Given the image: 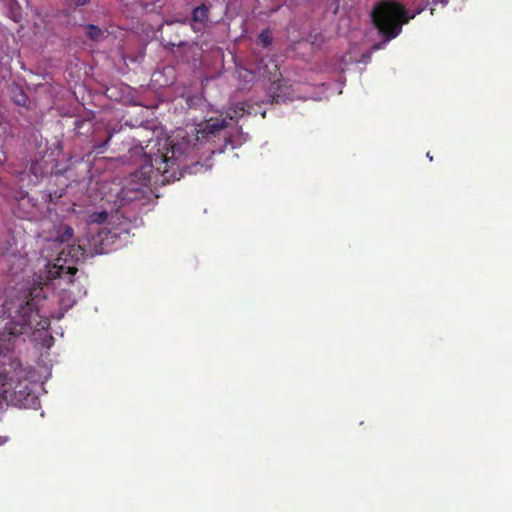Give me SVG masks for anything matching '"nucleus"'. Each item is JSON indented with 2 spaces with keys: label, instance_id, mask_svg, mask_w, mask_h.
Instances as JSON below:
<instances>
[{
  "label": "nucleus",
  "instance_id": "obj_1",
  "mask_svg": "<svg viewBox=\"0 0 512 512\" xmlns=\"http://www.w3.org/2000/svg\"><path fill=\"white\" fill-rule=\"evenodd\" d=\"M85 254L86 249L81 244H68L60 252L56 263L46 266L44 276L39 274L29 289L5 301L1 312L3 315L8 314V318H11L9 326L11 334H25L49 328V318L40 314V302L47 297L46 289L49 282L60 278L72 283V277L78 271L74 264L82 260Z\"/></svg>",
  "mask_w": 512,
  "mask_h": 512
},
{
  "label": "nucleus",
  "instance_id": "obj_2",
  "mask_svg": "<svg viewBox=\"0 0 512 512\" xmlns=\"http://www.w3.org/2000/svg\"><path fill=\"white\" fill-rule=\"evenodd\" d=\"M11 320L5 326V332L0 333V410L4 403L16 407L36 408L39 399L34 391L36 386L30 380L32 369L23 366L21 360L12 353V337L9 331Z\"/></svg>",
  "mask_w": 512,
  "mask_h": 512
},
{
  "label": "nucleus",
  "instance_id": "obj_3",
  "mask_svg": "<svg viewBox=\"0 0 512 512\" xmlns=\"http://www.w3.org/2000/svg\"><path fill=\"white\" fill-rule=\"evenodd\" d=\"M165 149V152L158 149L156 153L146 155L144 163L134 175L142 180V185H165L182 177L186 167L184 160L191 149L189 143L171 142Z\"/></svg>",
  "mask_w": 512,
  "mask_h": 512
},
{
  "label": "nucleus",
  "instance_id": "obj_4",
  "mask_svg": "<svg viewBox=\"0 0 512 512\" xmlns=\"http://www.w3.org/2000/svg\"><path fill=\"white\" fill-rule=\"evenodd\" d=\"M371 19L379 34L386 41H390L401 33L403 25L410 18L401 3L396 0H382L374 6Z\"/></svg>",
  "mask_w": 512,
  "mask_h": 512
},
{
  "label": "nucleus",
  "instance_id": "obj_5",
  "mask_svg": "<svg viewBox=\"0 0 512 512\" xmlns=\"http://www.w3.org/2000/svg\"><path fill=\"white\" fill-rule=\"evenodd\" d=\"M227 127L226 119L210 118L197 130V139L215 137Z\"/></svg>",
  "mask_w": 512,
  "mask_h": 512
},
{
  "label": "nucleus",
  "instance_id": "obj_6",
  "mask_svg": "<svg viewBox=\"0 0 512 512\" xmlns=\"http://www.w3.org/2000/svg\"><path fill=\"white\" fill-rule=\"evenodd\" d=\"M209 8L206 4L195 7L192 11V21L195 23L192 28L195 32L201 31L208 22Z\"/></svg>",
  "mask_w": 512,
  "mask_h": 512
},
{
  "label": "nucleus",
  "instance_id": "obj_7",
  "mask_svg": "<svg viewBox=\"0 0 512 512\" xmlns=\"http://www.w3.org/2000/svg\"><path fill=\"white\" fill-rule=\"evenodd\" d=\"M258 69L262 70L263 74L266 75L269 80H275L278 72V66L272 58L269 59V64L265 63V59H261Z\"/></svg>",
  "mask_w": 512,
  "mask_h": 512
},
{
  "label": "nucleus",
  "instance_id": "obj_8",
  "mask_svg": "<svg viewBox=\"0 0 512 512\" xmlns=\"http://www.w3.org/2000/svg\"><path fill=\"white\" fill-rule=\"evenodd\" d=\"M85 29L87 37L92 41H99L103 37V30L96 25L89 24Z\"/></svg>",
  "mask_w": 512,
  "mask_h": 512
},
{
  "label": "nucleus",
  "instance_id": "obj_9",
  "mask_svg": "<svg viewBox=\"0 0 512 512\" xmlns=\"http://www.w3.org/2000/svg\"><path fill=\"white\" fill-rule=\"evenodd\" d=\"M161 42L166 48H169V49L187 45V42L185 40H182L180 38L178 40H172L171 37L167 38L166 35H164V34H162V36H161Z\"/></svg>",
  "mask_w": 512,
  "mask_h": 512
},
{
  "label": "nucleus",
  "instance_id": "obj_10",
  "mask_svg": "<svg viewBox=\"0 0 512 512\" xmlns=\"http://www.w3.org/2000/svg\"><path fill=\"white\" fill-rule=\"evenodd\" d=\"M73 237V229L69 225H62L59 228V241L61 243L68 242Z\"/></svg>",
  "mask_w": 512,
  "mask_h": 512
},
{
  "label": "nucleus",
  "instance_id": "obj_11",
  "mask_svg": "<svg viewBox=\"0 0 512 512\" xmlns=\"http://www.w3.org/2000/svg\"><path fill=\"white\" fill-rule=\"evenodd\" d=\"M273 40L272 33L269 29H264L258 36V43L261 44L264 48H267L271 45Z\"/></svg>",
  "mask_w": 512,
  "mask_h": 512
},
{
  "label": "nucleus",
  "instance_id": "obj_12",
  "mask_svg": "<svg viewBox=\"0 0 512 512\" xmlns=\"http://www.w3.org/2000/svg\"><path fill=\"white\" fill-rule=\"evenodd\" d=\"M244 112H245L244 107L237 105L235 107H230L226 112V116H227V118H229L231 120H237L244 115Z\"/></svg>",
  "mask_w": 512,
  "mask_h": 512
},
{
  "label": "nucleus",
  "instance_id": "obj_13",
  "mask_svg": "<svg viewBox=\"0 0 512 512\" xmlns=\"http://www.w3.org/2000/svg\"><path fill=\"white\" fill-rule=\"evenodd\" d=\"M13 99L15 104H17L18 106L25 107L28 103V97L23 90H19V92L14 96Z\"/></svg>",
  "mask_w": 512,
  "mask_h": 512
},
{
  "label": "nucleus",
  "instance_id": "obj_14",
  "mask_svg": "<svg viewBox=\"0 0 512 512\" xmlns=\"http://www.w3.org/2000/svg\"><path fill=\"white\" fill-rule=\"evenodd\" d=\"M74 1V4L79 7V6H84L86 4L89 3L90 0H73Z\"/></svg>",
  "mask_w": 512,
  "mask_h": 512
},
{
  "label": "nucleus",
  "instance_id": "obj_15",
  "mask_svg": "<svg viewBox=\"0 0 512 512\" xmlns=\"http://www.w3.org/2000/svg\"><path fill=\"white\" fill-rule=\"evenodd\" d=\"M8 441V437L0 436V445H3Z\"/></svg>",
  "mask_w": 512,
  "mask_h": 512
},
{
  "label": "nucleus",
  "instance_id": "obj_16",
  "mask_svg": "<svg viewBox=\"0 0 512 512\" xmlns=\"http://www.w3.org/2000/svg\"><path fill=\"white\" fill-rule=\"evenodd\" d=\"M100 217H101L103 220H105V219H106V217H107L106 212L101 213V214H100Z\"/></svg>",
  "mask_w": 512,
  "mask_h": 512
},
{
  "label": "nucleus",
  "instance_id": "obj_17",
  "mask_svg": "<svg viewBox=\"0 0 512 512\" xmlns=\"http://www.w3.org/2000/svg\"><path fill=\"white\" fill-rule=\"evenodd\" d=\"M111 137H112L111 135H109V136H108V138H107V140L104 142L103 146H106V145H107V143L110 141Z\"/></svg>",
  "mask_w": 512,
  "mask_h": 512
},
{
  "label": "nucleus",
  "instance_id": "obj_18",
  "mask_svg": "<svg viewBox=\"0 0 512 512\" xmlns=\"http://www.w3.org/2000/svg\"><path fill=\"white\" fill-rule=\"evenodd\" d=\"M427 157H428L430 160H432V159H433V157L430 155V153H429V152L427 153Z\"/></svg>",
  "mask_w": 512,
  "mask_h": 512
},
{
  "label": "nucleus",
  "instance_id": "obj_19",
  "mask_svg": "<svg viewBox=\"0 0 512 512\" xmlns=\"http://www.w3.org/2000/svg\"><path fill=\"white\" fill-rule=\"evenodd\" d=\"M179 38H180L179 35H176V37H173L172 40H178Z\"/></svg>",
  "mask_w": 512,
  "mask_h": 512
}]
</instances>
